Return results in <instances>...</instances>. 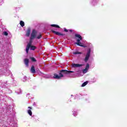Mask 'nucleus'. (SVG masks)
Wrapping results in <instances>:
<instances>
[{
  "mask_svg": "<svg viewBox=\"0 0 127 127\" xmlns=\"http://www.w3.org/2000/svg\"><path fill=\"white\" fill-rule=\"evenodd\" d=\"M82 66H83V64H73L71 65V67L72 68H78V67H82Z\"/></svg>",
  "mask_w": 127,
  "mask_h": 127,
  "instance_id": "nucleus-8",
  "label": "nucleus"
},
{
  "mask_svg": "<svg viewBox=\"0 0 127 127\" xmlns=\"http://www.w3.org/2000/svg\"><path fill=\"white\" fill-rule=\"evenodd\" d=\"M52 32H53V33H54V34H56V35H58V36H64V35H65V34L54 31L53 30H51Z\"/></svg>",
  "mask_w": 127,
  "mask_h": 127,
  "instance_id": "nucleus-6",
  "label": "nucleus"
},
{
  "mask_svg": "<svg viewBox=\"0 0 127 127\" xmlns=\"http://www.w3.org/2000/svg\"><path fill=\"white\" fill-rule=\"evenodd\" d=\"M30 50L34 51L36 49V47L31 45V47H30Z\"/></svg>",
  "mask_w": 127,
  "mask_h": 127,
  "instance_id": "nucleus-13",
  "label": "nucleus"
},
{
  "mask_svg": "<svg viewBox=\"0 0 127 127\" xmlns=\"http://www.w3.org/2000/svg\"><path fill=\"white\" fill-rule=\"evenodd\" d=\"M28 109H29V110L27 111L28 115H29V116H32V112L31 111V110H32V107H28Z\"/></svg>",
  "mask_w": 127,
  "mask_h": 127,
  "instance_id": "nucleus-11",
  "label": "nucleus"
},
{
  "mask_svg": "<svg viewBox=\"0 0 127 127\" xmlns=\"http://www.w3.org/2000/svg\"><path fill=\"white\" fill-rule=\"evenodd\" d=\"M37 33V32H36V31H35V30H33L32 33L31 34V39H34L36 37Z\"/></svg>",
  "mask_w": 127,
  "mask_h": 127,
  "instance_id": "nucleus-5",
  "label": "nucleus"
},
{
  "mask_svg": "<svg viewBox=\"0 0 127 127\" xmlns=\"http://www.w3.org/2000/svg\"><path fill=\"white\" fill-rule=\"evenodd\" d=\"M41 38H42V35H41V34H39V35L37 37V39H40Z\"/></svg>",
  "mask_w": 127,
  "mask_h": 127,
  "instance_id": "nucleus-19",
  "label": "nucleus"
},
{
  "mask_svg": "<svg viewBox=\"0 0 127 127\" xmlns=\"http://www.w3.org/2000/svg\"><path fill=\"white\" fill-rule=\"evenodd\" d=\"M69 31H70V32H73V30L70 29V30H69Z\"/></svg>",
  "mask_w": 127,
  "mask_h": 127,
  "instance_id": "nucleus-23",
  "label": "nucleus"
},
{
  "mask_svg": "<svg viewBox=\"0 0 127 127\" xmlns=\"http://www.w3.org/2000/svg\"><path fill=\"white\" fill-rule=\"evenodd\" d=\"M51 26H52V27H56L57 28H60V26L56 24H52L51 25Z\"/></svg>",
  "mask_w": 127,
  "mask_h": 127,
  "instance_id": "nucleus-12",
  "label": "nucleus"
},
{
  "mask_svg": "<svg viewBox=\"0 0 127 127\" xmlns=\"http://www.w3.org/2000/svg\"><path fill=\"white\" fill-rule=\"evenodd\" d=\"M88 84V81H85L83 83H82L81 87H85Z\"/></svg>",
  "mask_w": 127,
  "mask_h": 127,
  "instance_id": "nucleus-16",
  "label": "nucleus"
},
{
  "mask_svg": "<svg viewBox=\"0 0 127 127\" xmlns=\"http://www.w3.org/2000/svg\"><path fill=\"white\" fill-rule=\"evenodd\" d=\"M75 39H76V42L75 43V44H76V45H78V46H80L81 47H84V48L86 47V46L83 45V44H82V43H81L80 42L81 40L83 39V38L81 36H80V34H75Z\"/></svg>",
  "mask_w": 127,
  "mask_h": 127,
  "instance_id": "nucleus-2",
  "label": "nucleus"
},
{
  "mask_svg": "<svg viewBox=\"0 0 127 127\" xmlns=\"http://www.w3.org/2000/svg\"><path fill=\"white\" fill-rule=\"evenodd\" d=\"M64 31H65V32H68V30H67V29H66V28H64Z\"/></svg>",
  "mask_w": 127,
  "mask_h": 127,
  "instance_id": "nucleus-22",
  "label": "nucleus"
},
{
  "mask_svg": "<svg viewBox=\"0 0 127 127\" xmlns=\"http://www.w3.org/2000/svg\"><path fill=\"white\" fill-rule=\"evenodd\" d=\"M3 35H5V36H7V35H8V33L6 31H4L3 32Z\"/></svg>",
  "mask_w": 127,
  "mask_h": 127,
  "instance_id": "nucleus-21",
  "label": "nucleus"
},
{
  "mask_svg": "<svg viewBox=\"0 0 127 127\" xmlns=\"http://www.w3.org/2000/svg\"><path fill=\"white\" fill-rule=\"evenodd\" d=\"M30 59H31V61L32 62H36V59H35V58L34 57H30Z\"/></svg>",
  "mask_w": 127,
  "mask_h": 127,
  "instance_id": "nucleus-14",
  "label": "nucleus"
},
{
  "mask_svg": "<svg viewBox=\"0 0 127 127\" xmlns=\"http://www.w3.org/2000/svg\"><path fill=\"white\" fill-rule=\"evenodd\" d=\"M20 24L22 27H23V26H24V22L23 21H20Z\"/></svg>",
  "mask_w": 127,
  "mask_h": 127,
  "instance_id": "nucleus-15",
  "label": "nucleus"
},
{
  "mask_svg": "<svg viewBox=\"0 0 127 127\" xmlns=\"http://www.w3.org/2000/svg\"><path fill=\"white\" fill-rule=\"evenodd\" d=\"M30 71L32 74H35L36 71H35V67H34V65H32Z\"/></svg>",
  "mask_w": 127,
  "mask_h": 127,
  "instance_id": "nucleus-10",
  "label": "nucleus"
},
{
  "mask_svg": "<svg viewBox=\"0 0 127 127\" xmlns=\"http://www.w3.org/2000/svg\"><path fill=\"white\" fill-rule=\"evenodd\" d=\"M70 73H74V71L71 70H67L66 69H62L60 71L59 74L55 73L54 74V78H55V79H58L59 80V79H61L62 77H64L63 74H70Z\"/></svg>",
  "mask_w": 127,
  "mask_h": 127,
  "instance_id": "nucleus-1",
  "label": "nucleus"
},
{
  "mask_svg": "<svg viewBox=\"0 0 127 127\" xmlns=\"http://www.w3.org/2000/svg\"><path fill=\"white\" fill-rule=\"evenodd\" d=\"M32 40H33V39H31V38H30L29 43L27 44L26 47V52L27 54H28V51H29V49L30 48L31 44H32Z\"/></svg>",
  "mask_w": 127,
  "mask_h": 127,
  "instance_id": "nucleus-4",
  "label": "nucleus"
},
{
  "mask_svg": "<svg viewBox=\"0 0 127 127\" xmlns=\"http://www.w3.org/2000/svg\"><path fill=\"white\" fill-rule=\"evenodd\" d=\"M24 63L26 67H28L29 66V59H25L24 60Z\"/></svg>",
  "mask_w": 127,
  "mask_h": 127,
  "instance_id": "nucleus-7",
  "label": "nucleus"
},
{
  "mask_svg": "<svg viewBox=\"0 0 127 127\" xmlns=\"http://www.w3.org/2000/svg\"><path fill=\"white\" fill-rule=\"evenodd\" d=\"M30 33H31V29L29 28L27 30V31H26V36H27V37H29V36L30 35Z\"/></svg>",
  "mask_w": 127,
  "mask_h": 127,
  "instance_id": "nucleus-9",
  "label": "nucleus"
},
{
  "mask_svg": "<svg viewBox=\"0 0 127 127\" xmlns=\"http://www.w3.org/2000/svg\"><path fill=\"white\" fill-rule=\"evenodd\" d=\"M82 72L83 74H85V73H87L88 72V69H86V68H85L82 70Z\"/></svg>",
  "mask_w": 127,
  "mask_h": 127,
  "instance_id": "nucleus-20",
  "label": "nucleus"
},
{
  "mask_svg": "<svg viewBox=\"0 0 127 127\" xmlns=\"http://www.w3.org/2000/svg\"><path fill=\"white\" fill-rule=\"evenodd\" d=\"M73 54H74V55H77V54H82V53L79 52H75L73 53Z\"/></svg>",
  "mask_w": 127,
  "mask_h": 127,
  "instance_id": "nucleus-17",
  "label": "nucleus"
},
{
  "mask_svg": "<svg viewBox=\"0 0 127 127\" xmlns=\"http://www.w3.org/2000/svg\"><path fill=\"white\" fill-rule=\"evenodd\" d=\"M89 68H90V64H87L85 67V69L89 70Z\"/></svg>",
  "mask_w": 127,
  "mask_h": 127,
  "instance_id": "nucleus-18",
  "label": "nucleus"
},
{
  "mask_svg": "<svg viewBox=\"0 0 127 127\" xmlns=\"http://www.w3.org/2000/svg\"><path fill=\"white\" fill-rule=\"evenodd\" d=\"M91 55V49H89L87 51V53L85 56V58L84 59L85 62H88L89 60V58H90V56Z\"/></svg>",
  "mask_w": 127,
  "mask_h": 127,
  "instance_id": "nucleus-3",
  "label": "nucleus"
}]
</instances>
